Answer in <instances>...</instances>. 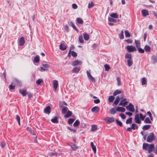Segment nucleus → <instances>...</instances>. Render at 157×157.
Returning a JSON list of instances; mask_svg holds the SVG:
<instances>
[{"label":"nucleus","instance_id":"obj_1","mask_svg":"<svg viewBox=\"0 0 157 157\" xmlns=\"http://www.w3.org/2000/svg\"><path fill=\"white\" fill-rule=\"evenodd\" d=\"M142 148L143 149L147 151L148 153H150L153 151L154 149V145L153 144L144 143L143 144Z\"/></svg>","mask_w":157,"mask_h":157},{"label":"nucleus","instance_id":"obj_2","mask_svg":"<svg viewBox=\"0 0 157 157\" xmlns=\"http://www.w3.org/2000/svg\"><path fill=\"white\" fill-rule=\"evenodd\" d=\"M155 137L154 136L153 132H152L150 133L148 135L147 141L149 143H151L153 141L155 140Z\"/></svg>","mask_w":157,"mask_h":157},{"label":"nucleus","instance_id":"obj_3","mask_svg":"<svg viewBox=\"0 0 157 157\" xmlns=\"http://www.w3.org/2000/svg\"><path fill=\"white\" fill-rule=\"evenodd\" d=\"M126 48L129 52L136 51V49L135 47L132 45H128L126 47Z\"/></svg>","mask_w":157,"mask_h":157},{"label":"nucleus","instance_id":"obj_4","mask_svg":"<svg viewBox=\"0 0 157 157\" xmlns=\"http://www.w3.org/2000/svg\"><path fill=\"white\" fill-rule=\"evenodd\" d=\"M128 103V101H127V99L124 98L120 101L119 104V105L125 107L126 105Z\"/></svg>","mask_w":157,"mask_h":157},{"label":"nucleus","instance_id":"obj_5","mask_svg":"<svg viewBox=\"0 0 157 157\" xmlns=\"http://www.w3.org/2000/svg\"><path fill=\"white\" fill-rule=\"evenodd\" d=\"M126 108L127 109L131 112H134L135 111L134 106L132 105L131 103H130L128 105L126 106Z\"/></svg>","mask_w":157,"mask_h":157},{"label":"nucleus","instance_id":"obj_6","mask_svg":"<svg viewBox=\"0 0 157 157\" xmlns=\"http://www.w3.org/2000/svg\"><path fill=\"white\" fill-rule=\"evenodd\" d=\"M135 121L137 123L140 124L141 123V121L139 118V116L138 114H137L135 115Z\"/></svg>","mask_w":157,"mask_h":157},{"label":"nucleus","instance_id":"obj_7","mask_svg":"<svg viewBox=\"0 0 157 157\" xmlns=\"http://www.w3.org/2000/svg\"><path fill=\"white\" fill-rule=\"evenodd\" d=\"M86 74L88 78L91 80L93 82H95V79L87 71H86Z\"/></svg>","mask_w":157,"mask_h":157},{"label":"nucleus","instance_id":"obj_8","mask_svg":"<svg viewBox=\"0 0 157 157\" xmlns=\"http://www.w3.org/2000/svg\"><path fill=\"white\" fill-rule=\"evenodd\" d=\"M107 123H110L113 122L114 121V118L113 117H106L105 119Z\"/></svg>","mask_w":157,"mask_h":157},{"label":"nucleus","instance_id":"obj_9","mask_svg":"<svg viewBox=\"0 0 157 157\" xmlns=\"http://www.w3.org/2000/svg\"><path fill=\"white\" fill-rule=\"evenodd\" d=\"M67 46L64 43H61L59 45V49L62 51H64L66 49Z\"/></svg>","mask_w":157,"mask_h":157},{"label":"nucleus","instance_id":"obj_10","mask_svg":"<svg viewBox=\"0 0 157 157\" xmlns=\"http://www.w3.org/2000/svg\"><path fill=\"white\" fill-rule=\"evenodd\" d=\"M50 109V106L48 105L44 109V112L46 114H49L51 112Z\"/></svg>","mask_w":157,"mask_h":157},{"label":"nucleus","instance_id":"obj_11","mask_svg":"<svg viewBox=\"0 0 157 157\" xmlns=\"http://www.w3.org/2000/svg\"><path fill=\"white\" fill-rule=\"evenodd\" d=\"M19 45L21 46L23 45L25 43V40L23 37H21L19 40Z\"/></svg>","mask_w":157,"mask_h":157},{"label":"nucleus","instance_id":"obj_12","mask_svg":"<svg viewBox=\"0 0 157 157\" xmlns=\"http://www.w3.org/2000/svg\"><path fill=\"white\" fill-rule=\"evenodd\" d=\"M82 63V62L81 61L76 60L73 61L72 63V65L74 66L78 65H80Z\"/></svg>","mask_w":157,"mask_h":157},{"label":"nucleus","instance_id":"obj_13","mask_svg":"<svg viewBox=\"0 0 157 157\" xmlns=\"http://www.w3.org/2000/svg\"><path fill=\"white\" fill-rule=\"evenodd\" d=\"M19 91L20 93L23 96H26L28 94L26 90L25 89H20Z\"/></svg>","mask_w":157,"mask_h":157},{"label":"nucleus","instance_id":"obj_14","mask_svg":"<svg viewBox=\"0 0 157 157\" xmlns=\"http://www.w3.org/2000/svg\"><path fill=\"white\" fill-rule=\"evenodd\" d=\"M49 66L47 64H43L42 65V67H41V69L43 71H46L48 69Z\"/></svg>","mask_w":157,"mask_h":157},{"label":"nucleus","instance_id":"obj_15","mask_svg":"<svg viewBox=\"0 0 157 157\" xmlns=\"http://www.w3.org/2000/svg\"><path fill=\"white\" fill-rule=\"evenodd\" d=\"M58 86V82L57 80H55L53 81V86L55 89V90H56Z\"/></svg>","mask_w":157,"mask_h":157},{"label":"nucleus","instance_id":"obj_16","mask_svg":"<svg viewBox=\"0 0 157 157\" xmlns=\"http://www.w3.org/2000/svg\"><path fill=\"white\" fill-rule=\"evenodd\" d=\"M99 108L97 106H95L93 107L91 109V111L93 112L97 113L99 111Z\"/></svg>","mask_w":157,"mask_h":157},{"label":"nucleus","instance_id":"obj_17","mask_svg":"<svg viewBox=\"0 0 157 157\" xmlns=\"http://www.w3.org/2000/svg\"><path fill=\"white\" fill-rule=\"evenodd\" d=\"M141 12L144 17H146L147 15H149L148 12L147 10H141Z\"/></svg>","mask_w":157,"mask_h":157},{"label":"nucleus","instance_id":"obj_18","mask_svg":"<svg viewBox=\"0 0 157 157\" xmlns=\"http://www.w3.org/2000/svg\"><path fill=\"white\" fill-rule=\"evenodd\" d=\"M72 114V112L70 110H68L64 115V117L65 118H68L71 116Z\"/></svg>","mask_w":157,"mask_h":157},{"label":"nucleus","instance_id":"obj_19","mask_svg":"<svg viewBox=\"0 0 157 157\" xmlns=\"http://www.w3.org/2000/svg\"><path fill=\"white\" fill-rule=\"evenodd\" d=\"M117 110L118 112H124L125 110V109L122 107H118L117 108Z\"/></svg>","mask_w":157,"mask_h":157},{"label":"nucleus","instance_id":"obj_20","mask_svg":"<svg viewBox=\"0 0 157 157\" xmlns=\"http://www.w3.org/2000/svg\"><path fill=\"white\" fill-rule=\"evenodd\" d=\"M83 36L84 39L85 40H88L90 39V36L89 34H87L86 33L83 34Z\"/></svg>","mask_w":157,"mask_h":157},{"label":"nucleus","instance_id":"obj_21","mask_svg":"<svg viewBox=\"0 0 157 157\" xmlns=\"http://www.w3.org/2000/svg\"><path fill=\"white\" fill-rule=\"evenodd\" d=\"M90 145L94 152L95 153L96 151V148L95 146L94 145V143L92 142H91Z\"/></svg>","mask_w":157,"mask_h":157},{"label":"nucleus","instance_id":"obj_22","mask_svg":"<svg viewBox=\"0 0 157 157\" xmlns=\"http://www.w3.org/2000/svg\"><path fill=\"white\" fill-rule=\"evenodd\" d=\"M80 68L78 67H74L73 70L72 72L74 73H78L79 71Z\"/></svg>","mask_w":157,"mask_h":157},{"label":"nucleus","instance_id":"obj_23","mask_svg":"<svg viewBox=\"0 0 157 157\" xmlns=\"http://www.w3.org/2000/svg\"><path fill=\"white\" fill-rule=\"evenodd\" d=\"M135 42L136 45V47L137 48L140 47V43L139 40H135Z\"/></svg>","mask_w":157,"mask_h":157},{"label":"nucleus","instance_id":"obj_24","mask_svg":"<svg viewBox=\"0 0 157 157\" xmlns=\"http://www.w3.org/2000/svg\"><path fill=\"white\" fill-rule=\"evenodd\" d=\"M120 100V98H119V96H117L116 98V99L114 101V102L113 104H114L116 105H117L118 103L119 102V101Z\"/></svg>","mask_w":157,"mask_h":157},{"label":"nucleus","instance_id":"obj_25","mask_svg":"<svg viewBox=\"0 0 157 157\" xmlns=\"http://www.w3.org/2000/svg\"><path fill=\"white\" fill-rule=\"evenodd\" d=\"M117 111V109H116L114 108H113L110 110V113L112 114H114L116 113Z\"/></svg>","mask_w":157,"mask_h":157},{"label":"nucleus","instance_id":"obj_26","mask_svg":"<svg viewBox=\"0 0 157 157\" xmlns=\"http://www.w3.org/2000/svg\"><path fill=\"white\" fill-rule=\"evenodd\" d=\"M68 108L67 107H63L62 110V113L63 114H65L68 110Z\"/></svg>","mask_w":157,"mask_h":157},{"label":"nucleus","instance_id":"obj_27","mask_svg":"<svg viewBox=\"0 0 157 157\" xmlns=\"http://www.w3.org/2000/svg\"><path fill=\"white\" fill-rule=\"evenodd\" d=\"M122 92L121 90H115L113 93V95L114 96H116L118 94H120Z\"/></svg>","mask_w":157,"mask_h":157},{"label":"nucleus","instance_id":"obj_28","mask_svg":"<svg viewBox=\"0 0 157 157\" xmlns=\"http://www.w3.org/2000/svg\"><path fill=\"white\" fill-rule=\"evenodd\" d=\"M133 63V61L132 60V59H128L127 60V64L128 66L130 67L131 66Z\"/></svg>","mask_w":157,"mask_h":157},{"label":"nucleus","instance_id":"obj_29","mask_svg":"<svg viewBox=\"0 0 157 157\" xmlns=\"http://www.w3.org/2000/svg\"><path fill=\"white\" fill-rule=\"evenodd\" d=\"M151 59L154 63H155L157 62V55L153 56L151 57Z\"/></svg>","mask_w":157,"mask_h":157},{"label":"nucleus","instance_id":"obj_30","mask_svg":"<svg viewBox=\"0 0 157 157\" xmlns=\"http://www.w3.org/2000/svg\"><path fill=\"white\" fill-rule=\"evenodd\" d=\"M144 49L147 52H150L151 51V48L148 45H146L144 47Z\"/></svg>","mask_w":157,"mask_h":157},{"label":"nucleus","instance_id":"obj_31","mask_svg":"<svg viewBox=\"0 0 157 157\" xmlns=\"http://www.w3.org/2000/svg\"><path fill=\"white\" fill-rule=\"evenodd\" d=\"M151 125H146L143 126V129L144 130H146L149 129L151 127Z\"/></svg>","mask_w":157,"mask_h":157},{"label":"nucleus","instance_id":"obj_32","mask_svg":"<svg viewBox=\"0 0 157 157\" xmlns=\"http://www.w3.org/2000/svg\"><path fill=\"white\" fill-rule=\"evenodd\" d=\"M51 121L52 122L54 123H57L58 122V120L57 117H56L53 119H52Z\"/></svg>","mask_w":157,"mask_h":157},{"label":"nucleus","instance_id":"obj_33","mask_svg":"<svg viewBox=\"0 0 157 157\" xmlns=\"http://www.w3.org/2000/svg\"><path fill=\"white\" fill-rule=\"evenodd\" d=\"M131 128L133 130L138 129V127L137 125L133 123L132 124Z\"/></svg>","mask_w":157,"mask_h":157},{"label":"nucleus","instance_id":"obj_34","mask_svg":"<svg viewBox=\"0 0 157 157\" xmlns=\"http://www.w3.org/2000/svg\"><path fill=\"white\" fill-rule=\"evenodd\" d=\"M125 57L126 59H131L132 55L130 53H127L125 56Z\"/></svg>","mask_w":157,"mask_h":157},{"label":"nucleus","instance_id":"obj_35","mask_svg":"<svg viewBox=\"0 0 157 157\" xmlns=\"http://www.w3.org/2000/svg\"><path fill=\"white\" fill-rule=\"evenodd\" d=\"M76 20L78 23L79 24H83V21L82 19L80 18H77L76 19Z\"/></svg>","mask_w":157,"mask_h":157},{"label":"nucleus","instance_id":"obj_36","mask_svg":"<svg viewBox=\"0 0 157 157\" xmlns=\"http://www.w3.org/2000/svg\"><path fill=\"white\" fill-rule=\"evenodd\" d=\"M114 97L113 96H110L108 98V101L109 102H112L114 99Z\"/></svg>","mask_w":157,"mask_h":157},{"label":"nucleus","instance_id":"obj_37","mask_svg":"<svg viewBox=\"0 0 157 157\" xmlns=\"http://www.w3.org/2000/svg\"><path fill=\"white\" fill-rule=\"evenodd\" d=\"M124 32L123 30L121 31V33L119 35V37L120 39H123L124 38Z\"/></svg>","mask_w":157,"mask_h":157},{"label":"nucleus","instance_id":"obj_38","mask_svg":"<svg viewBox=\"0 0 157 157\" xmlns=\"http://www.w3.org/2000/svg\"><path fill=\"white\" fill-rule=\"evenodd\" d=\"M110 16L112 17H113L115 18H117L118 17V15L117 14V13H113L111 14Z\"/></svg>","mask_w":157,"mask_h":157},{"label":"nucleus","instance_id":"obj_39","mask_svg":"<svg viewBox=\"0 0 157 157\" xmlns=\"http://www.w3.org/2000/svg\"><path fill=\"white\" fill-rule=\"evenodd\" d=\"M124 33L125 36L126 37H129L130 36V34L128 32V31L127 30H125L124 31Z\"/></svg>","mask_w":157,"mask_h":157},{"label":"nucleus","instance_id":"obj_40","mask_svg":"<svg viewBox=\"0 0 157 157\" xmlns=\"http://www.w3.org/2000/svg\"><path fill=\"white\" fill-rule=\"evenodd\" d=\"M144 122L145 123H151V122L150 120L149 117H146L144 121Z\"/></svg>","mask_w":157,"mask_h":157},{"label":"nucleus","instance_id":"obj_41","mask_svg":"<svg viewBox=\"0 0 157 157\" xmlns=\"http://www.w3.org/2000/svg\"><path fill=\"white\" fill-rule=\"evenodd\" d=\"M78 41L81 43H84V40L83 39V37L82 36H79L78 37Z\"/></svg>","mask_w":157,"mask_h":157},{"label":"nucleus","instance_id":"obj_42","mask_svg":"<svg viewBox=\"0 0 157 157\" xmlns=\"http://www.w3.org/2000/svg\"><path fill=\"white\" fill-rule=\"evenodd\" d=\"M71 147L72 149L74 151H76L78 148V147L75 144H73L71 146Z\"/></svg>","mask_w":157,"mask_h":157},{"label":"nucleus","instance_id":"obj_43","mask_svg":"<svg viewBox=\"0 0 157 157\" xmlns=\"http://www.w3.org/2000/svg\"><path fill=\"white\" fill-rule=\"evenodd\" d=\"M80 124V122L78 120H76L73 124V126L74 127L78 126Z\"/></svg>","mask_w":157,"mask_h":157},{"label":"nucleus","instance_id":"obj_44","mask_svg":"<svg viewBox=\"0 0 157 157\" xmlns=\"http://www.w3.org/2000/svg\"><path fill=\"white\" fill-rule=\"evenodd\" d=\"M34 61L35 63H38L39 61V57L38 56H36L34 57Z\"/></svg>","mask_w":157,"mask_h":157},{"label":"nucleus","instance_id":"obj_45","mask_svg":"<svg viewBox=\"0 0 157 157\" xmlns=\"http://www.w3.org/2000/svg\"><path fill=\"white\" fill-rule=\"evenodd\" d=\"M141 83L143 85L146 84L147 81L145 78H142Z\"/></svg>","mask_w":157,"mask_h":157},{"label":"nucleus","instance_id":"obj_46","mask_svg":"<svg viewBox=\"0 0 157 157\" xmlns=\"http://www.w3.org/2000/svg\"><path fill=\"white\" fill-rule=\"evenodd\" d=\"M132 118L130 117L129 119H127L126 121V123L127 124H131L132 123Z\"/></svg>","mask_w":157,"mask_h":157},{"label":"nucleus","instance_id":"obj_47","mask_svg":"<svg viewBox=\"0 0 157 157\" xmlns=\"http://www.w3.org/2000/svg\"><path fill=\"white\" fill-rule=\"evenodd\" d=\"M104 67L105 71H108L110 68V66L108 64H105Z\"/></svg>","mask_w":157,"mask_h":157},{"label":"nucleus","instance_id":"obj_48","mask_svg":"<svg viewBox=\"0 0 157 157\" xmlns=\"http://www.w3.org/2000/svg\"><path fill=\"white\" fill-rule=\"evenodd\" d=\"M70 23H71V26L73 27V28L75 30H76L77 32L78 31V30L76 27H75V25L74 24L73 22L71 21H70Z\"/></svg>","mask_w":157,"mask_h":157},{"label":"nucleus","instance_id":"obj_49","mask_svg":"<svg viewBox=\"0 0 157 157\" xmlns=\"http://www.w3.org/2000/svg\"><path fill=\"white\" fill-rule=\"evenodd\" d=\"M97 129V126L95 125H93L91 127V131H94Z\"/></svg>","mask_w":157,"mask_h":157},{"label":"nucleus","instance_id":"obj_50","mask_svg":"<svg viewBox=\"0 0 157 157\" xmlns=\"http://www.w3.org/2000/svg\"><path fill=\"white\" fill-rule=\"evenodd\" d=\"M43 82V81L42 79H39L36 81V84L38 85H39Z\"/></svg>","mask_w":157,"mask_h":157},{"label":"nucleus","instance_id":"obj_51","mask_svg":"<svg viewBox=\"0 0 157 157\" xmlns=\"http://www.w3.org/2000/svg\"><path fill=\"white\" fill-rule=\"evenodd\" d=\"M16 119L17 121H18L19 124V125H20V118L19 116L17 115H16Z\"/></svg>","mask_w":157,"mask_h":157},{"label":"nucleus","instance_id":"obj_52","mask_svg":"<svg viewBox=\"0 0 157 157\" xmlns=\"http://www.w3.org/2000/svg\"><path fill=\"white\" fill-rule=\"evenodd\" d=\"M71 53L72 56L74 57H76L77 56V53L74 51H71Z\"/></svg>","mask_w":157,"mask_h":157},{"label":"nucleus","instance_id":"obj_53","mask_svg":"<svg viewBox=\"0 0 157 157\" xmlns=\"http://www.w3.org/2000/svg\"><path fill=\"white\" fill-rule=\"evenodd\" d=\"M74 121L75 120L74 119L72 118H70L68 120V123L69 124H71L73 123Z\"/></svg>","mask_w":157,"mask_h":157},{"label":"nucleus","instance_id":"obj_54","mask_svg":"<svg viewBox=\"0 0 157 157\" xmlns=\"http://www.w3.org/2000/svg\"><path fill=\"white\" fill-rule=\"evenodd\" d=\"M137 49L139 52L140 53H143L144 52V50L141 48L140 47Z\"/></svg>","mask_w":157,"mask_h":157},{"label":"nucleus","instance_id":"obj_55","mask_svg":"<svg viewBox=\"0 0 157 157\" xmlns=\"http://www.w3.org/2000/svg\"><path fill=\"white\" fill-rule=\"evenodd\" d=\"M116 121L117 124L120 126L122 127V123L118 120L117 119L116 120Z\"/></svg>","mask_w":157,"mask_h":157},{"label":"nucleus","instance_id":"obj_56","mask_svg":"<svg viewBox=\"0 0 157 157\" xmlns=\"http://www.w3.org/2000/svg\"><path fill=\"white\" fill-rule=\"evenodd\" d=\"M94 4L91 2L90 3H89L88 4V8L90 9L94 6Z\"/></svg>","mask_w":157,"mask_h":157},{"label":"nucleus","instance_id":"obj_57","mask_svg":"<svg viewBox=\"0 0 157 157\" xmlns=\"http://www.w3.org/2000/svg\"><path fill=\"white\" fill-rule=\"evenodd\" d=\"M6 144V142L4 141H3L1 143V146L3 148L5 146Z\"/></svg>","mask_w":157,"mask_h":157},{"label":"nucleus","instance_id":"obj_58","mask_svg":"<svg viewBox=\"0 0 157 157\" xmlns=\"http://www.w3.org/2000/svg\"><path fill=\"white\" fill-rule=\"evenodd\" d=\"M108 21L109 22H116V20L112 18H108Z\"/></svg>","mask_w":157,"mask_h":157},{"label":"nucleus","instance_id":"obj_59","mask_svg":"<svg viewBox=\"0 0 157 157\" xmlns=\"http://www.w3.org/2000/svg\"><path fill=\"white\" fill-rule=\"evenodd\" d=\"M117 80L118 85V86L120 85V84L121 83L120 78V77H118L117 78Z\"/></svg>","mask_w":157,"mask_h":157},{"label":"nucleus","instance_id":"obj_60","mask_svg":"<svg viewBox=\"0 0 157 157\" xmlns=\"http://www.w3.org/2000/svg\"><path fill=\"white\" fill-rule=\"evenodd\" d=\"M72 6V8L74 9H76L78 8L77 5L75 3L73 4Z\"/></svg>","mask_w":157,"mask_h":157},{"label":"nucleus","instance_id":"obj_61","mask_svg":"<svg viewBox=\"0 0 157 157\" xmlns=\"http://www.w3.org/2000/svg\"><path fill=\"white\" fill-rule=\"evenodd\" d=\"M120 116L123 119H125L126 117L125 115L122 113L120 114Z\"/></svg>","mask_w":157,"mask_h":157},{"label":"nucleus","instance_id":"obj_62","mask_svg":"<svg viewBox=\"0 0 157 157\" xmlns=\"http://www.w3.org/2000/svg\"><path fill=\"white\" fill-rule=\"evenodd\" d=\"M15 86L12 85H10L9 86V88L10 90H13L15 89Z\"/></svg>","mask_w":157,"mask_h":157},{"label":"nucleus","instance_id":"obj_63","mask_svg":"<svg viewBox=\"0 0 157 157\" xmlns=\"http://www.w3.org/2000/svg\"><path fill=\"white\" fill-rule=\"evenodd\" d=\"M140 119L142 120H144L145 117V116H143L142 114L141 113H140Z\"/></svg>","mask_w":157,"mask_h":157},{"label":"nucleus","instance_id":"obj_64","mask_svg":"<svg viewBox=\"0 0 157 157\" xmlns=\"http://www.w3.org/2000/svg\"><path fill=\"white\" fill-rule=\"evenodd\" d=\"M26 129L28 131H29L30 132V133H32L33 131L32 128L28 127Z\"/></svg>","mask_w":157,"mask_h":157}]
</instances>
